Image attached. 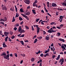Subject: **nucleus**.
<instances>
[{"mask_svg": "<svg viewBox=\"0 0 66 66\" xmlns=\"http://www.w3.org/2000/svg\"><path fill=\"white\" fill-rule=\"evenodd\" d=\"M1 56H4V58L7 59V60H9V54H8L6 55V53L5 52H4L0 55Z\"/></svg>", "mask_w": 66, "mask_h": 66, "instance_id": "1", "label": "nucleus"}, {"mask_svg": "<svg viewBox=\"0 0 66 66\" xmlns=\"http://www.w3.org/2000/svg\"><path fill=\"white\" fill-rule=\"evenodd\" d=\"M63 62H64V60L63 58H62V59H61L60 60V61L59 62V63L61 62V64H60V65H62V64H63Z\"/></svg>", "mask_w": 66, "mask_h": 66, "instance_id": "2", "label": "nucleus"}, {"mask_svg": "<svg viewBox=\"0 0 66 66\" xmlns=\"http://www.w3.org/2000/svg\"><path fill=\"white\" fill-rule=\"evenodd\" d=\"M2 10H7V8L5 6H4V7L3 6H4V5H2Z\"/></svg>", "mask_w": 66, "mask_h": 66, "instance_id": "3", "label": "nucleus"}, {"mask_svg": "<svg viewBox=\"0 0 66 66\" xmlns=\"http://www.w3.org/2000/svg\"><path fill=\"white\" fill-rule=\"evenodd\" d=\"M24 2L27 4H29L30 3V1L29 0H25L24 1Z\"/></svg>", "mask_w": 66, "mask_h": 66, "instance_id": "4", "label": "nucleus"}, {"mask_svg": "<svg viewBox=\"0 0 66 66\" xmlns=\"http://www.w3.org/2000/svg\"><path fill=\"white\" fill-rule=\"evenodd\" d=\"M21 15L23 17H24L26 18L28 20H29V18L27 16L25 15V14H21Z\"/></svg>", "mask_w": 66, "mask_h": 66, "instance_id": "5", "label": "nucleus"}, {"mask_svg": "<svg viewBox=\"0 0 66 66\" xmlns=\"http://www.w3.org/2000/svg\"><path fill=\"white\" fill-rule=\"evenodd\" d=\"M56 31L53 30H51L50 29L47 30V32L49 33H52V32H55Z\"/></svg>", "mask_w": 66, "mask_h": 66, "instance_id": "6", "label": "nucleus"}, {"mask_svg": "<svg viewBox=\"0 0 66 66\" xmlns=\"http://www.w3.org/2000/svg\"><path fill=\"white\" fill-rule=\"evenodd\" d=\"M52 6L53 7H56V6H57V5L55 3H52Z\"/></svg>", "mask_w": 66, "mask_h": 66, "instance_id": "7", "label": "nucleus"}, {"mask_svg": "<svg viewBox=\"0 0 66 66\" xmlns=\"http://www.w3.org/2000/svg\"><path fill=\"white\" fill-rule=\"evenodd\" d=\"M61 48L62 49H62V51H64V50H66V49L65 48V47L63 45H62L61 46Z\"/></svg>", "mask_w": 66, "mask_h": 66, "instance_id": "8", "label": "nucleus"}, {"mask_svg": "<svg viewBox=\"0 0 66 66\" xmlns=\"http://www.w3.org/2000/svg\"><path fill=\"white\" fill-rule=\"evenodd\" d=\"M40 28L39 27H38V28H37V34H38V33H39L40 31Z\"/></svg>", "mask_w": 66, "mask_h": 66, "instance_id": "9", "label": "nucleus"}, {"mask_svg": "<svg viewBox=\"0 0 66 66\" xmlns=\"http://www.w3.org/2000/svg\"><path fill=\"white\" fill-rule=\"evenodd\" d=\"M3 47L4 48L7 47V45H6L5 43V42H4L3 43Z\"/></svg>", "mask_w": 66, "mask_h": 66, "instance_id": "10", "label": "nucleus"}, {"mask_svg": "<svg viewBox=\"0 0 66 66\" xmlns=\"http://www.w3.org/2000/svg\"><path fill=\"white\" fill-rule=\"evenodd\" d=\"M10 33H9V32H4V35H5V36H8V35H7L9 34H10Z\"/></svg>", "mask_w": 66, "mask_h": 66, "instance_id": "11", "label": "nucleus"}, {"mask_svg": "<svg viewBox=\"0 0 66 66\" xmlns=\"http://www.w3.org/2000/svg\"><path fill=\"white\" fill-rule=\"evenodd\" d=\"M59 40H60V41H62L63 42H65L64 40V39H62V38H60L59 39Z\"/></svg>", "mask_w": 66, "mask_h": 66, "instance_id": "12", "label": "nucleus"}, {"mask_svg": "<svg viewBox=\"0 0 66 66\" xmlns=\"http://www.w3.org/2000/svg\"><path fill=\"white\" fill-rule=\"evenodd\" d=\"M22 32H23V33H24L25 32V31L24 30L21 29V30L20 33V34H22L23 33Z\"/></svg>", "mask_w": 66, "mask_h": 66, "instance_id": "13", "label": "nucleus"}, {"mask_svg": "<svg viewBox=\"0 0 66 66\" xmlns=\"http://www.w3.org/2000/svg\"><path fill=\"white\" fill-rule=\"evenodd\" d=\"M40 59V58L39 59H40V60L37 62V63H42V60L41 59Z\"/></svg>", "mask_w": 66, "mask_h": 66, "instance_id": "14", "label": "nucleus"}, {"mask_svg": "<svg viewBox=\"0 0 66 66\" xmlns=\"http://www.w3.org/2000/svg\"><path fill=\"white\" fill-rule=\"evenodd\" d=\"M35 58L34 57H32L31 59L30 60L31 61L33 62L34 61Z\"/></svg>", "mask_w": 66, "mask_h": 66, "instance_id": "15", "label": "nucleus"}, {"mask_svg": "<svg viewBox=\"0 0 66 66\" xmlns=\"http://www.w3.org/2000/svg\"><path fill=\"white\" fill-rule=\"evenodd\" d=\"M4 22L6 21H7V18L5 17L4 18Z\"/></svg>", "mask_w": 66, "mask_h": 66, "instance_id": "16", "label": "nucleus"}, {"mask_svg": "<svg viewBox=\"0 0 66 66\" xmlns=\"http://www.w3.org/2000/svg\"><path fill=\"white\" fill-rule=\"evenodd\" d=\"M9 38V37L7 36V37H6L5 39V42H7L8 38Z\"/></svg>", "mask_w": 66, "mask_h": 66, "instance_id": "17", "label": "nucleus"}, {"mask_svg": "<svg viewBox=\"0 0 66 66\" xmlns=\"http://www.w3.org/2000/svg\"><path fill=\"white\" fill-rule=\"evenodd\" d=\"M66 2V3H62V5L63 6H66V2Z\"/></svg>", "mask_w": 66, "mask_h": 66, "instance_id": "18", "label": "nucleus"}, {"mask_svg": "<svg viewBox=\"0 0 66 66\" xmlns=\"http://www.w3.org/2000/svg\"><path fill=\"white\" fill-rule=\"evenodd\" d=\"M30 12H28L26 14V15H30Z\"/></svg>", "mask_w": 66, "mask_h": 66, "instance_id": "19", "label": "nucleus"}, {"mask_svg": "<svg viewBox=\"0 0 66 66\" xmlns=\"http://www.w3.org/2000/svg\"><path fill=\"white\" fill-rule=\"evenodd\" d=\"M47 6L48 7H49V5H50V3L49 2H47Z\"/></svg>", "mask_w": 66, "mask_h": 66, "instance_id": "20", "label": "nucleus"}, {"mask_svg": "<svg viewBox=\"0 0 66 66\" xmlns=\"http://www.w3.org/2000/svg\"><path fill=\"white\" fill-rule=\"evenodd\" d=\"M40 53V50H39V51L37 52H35V53L37 55H38L39 53Z\"/></svg>", "mask_w": 66, "mask_h": 66, "instance_id": "21", "label": "nucleus"}, {"mask_svg": "<svg viewBox=\"0 0 66 66\" xmlns=\"http://www.w3.org/2000/svg\"><path fill=\"white\" fill-rule=\"evenodd\" d=\"M15 18L14 16H13L12 20V22H14L15 21Z\"/></svg>", "mask_w": 66, "mask_h": 66, "instance_id": "22", "label": "nucleus"}, {"mask_svg": "<svg viewBox=\"0 0 66 66\" xmlns=\"http://www.w3.org/2000/svg\"><path fill=\"white\" fill-rule=\"evenodd\" d=\"M32 12L33 13H34L35 14H36V12H35V10H32Z\"/></svg>", "mask_w": 66, "mask_h": 66, "instance_id": "23", "label": "nucleus"}, {"mask_svg": "<svg viewBox=\"0 0 66 66\" xmlns=\"http://www.w3.org/2000/svg\"><path fill=\"white\" fill-rule=\"evenodd\" d=\"M19 20L20 21L23 20V18H21V17H19Z\"/></svg>", "mask_w": 66, "mask_h": 66, "instance_id": "24", "label": "nucleus"}, {"mask_svg": "<svg viewBox=\"0 0 66 66\" xmlns=\"http://www.w3.org/2000/svg\"><path fill=\"white\" fill-rule=\"evenodd\" d=\"M37 40H38V39H35V40H34V43H36L37 42Z\"/></svg>", "mask_w": 66, "mask_h": 66, "instance_id": "25", "label": "nucleus"}, {"mask_svg": "<svg viewBox=\"0 0 66 66\" xmlns=\"http://www.w3.org/2000/svg\"><path fill=\"white\" fill-rule=\"evenodd\" d=\"M24 36H25L24 34H23L22 35H21V36L19 37H20V38H21V37H24Z\"/></svg>", "mask_w": 66, "mask_h": 66, "instance_id": "26", "label": "nucleus"}, {"mask_svg": "<svg viewBox=\"0 0 66 66\" xmlns=\"http://www.w3.org/2000/svg\"><path fill=\"white\" fill-rule=\"evenodd\" d=\"M49 38H50L49 37H48L46 36V39L47 40H49Z\"/></svg>", "mask_w": 66, "mask_h": 66, "instance_id": "27", "label": "nucleus"}, {"mask_svg": "<svg viewBox=\"0 0 66 66\" xmlns=\"http://www.w3.org/2000/svg\"><path fill=\"white\" fill-rule=\"evenodd\" d=\"M20 11L21 12H24L23 9H22V8H21L20 9Z\"/></svg>", "mask_w": 66, "mask_h": 66, "instance_id": "28", "label": "nucleus"}, {"mask_svg": "<svg viewBox=\"0 0 66 66\" xmlns=\"http://www.w3.org/2000/svg\"><path fill=\"white\" fill-rule=\"evenodd\" d=\"M57 36H60L61 35L60 33L59 32H57Z\"/></svg>", "mask_w": 66, "mask_h": 66, "instance_id": "29", "label": "nucleus"}, {"mask_svg": "<svg viewBox=\"0 0 66 66\" xmlns=\"http://www.w3.org/2000/svg\"><path fill=\"white\" fill-rule=\"evenodd\" d=\"M44 54L42 53L40 54V56L41 57H44Z\"/></svg>", "mask_w": 66, "mask_h": 66, "instance_id": "30", "label": "nucleus"}, {"mask_svg": "<svg viewBox=\"0 0 66 66\" xmlns=\"http://www.w3.org/2000/svg\"><path fill=\"white\" fill-rule=\"evenodd\" d=\"M10 10L11 11H13L14 12L15 11L14 9H13L12 8H11L10 9Z\"/></svg>", "mask_w": 66, "mask_h": 66, "instance_id": "31", "label": "nucleus"}, {"mask_svg": "<svg viewBox=\"0 0 66 66\" xmlns=\"http://www.w3.org/2000/svg\"><path fill=\"white\" fill-rule=\"evenodd\" d=\"M20 43H21V44L22 45H23L24 44V43H23V41H20Z\"/></svg>", "mask_w": 66, "mask_h": 66, "instance_id": "32", "label": "nucleus"}, {"mask_svg": "<svg viewBox=\"0 0 66 66\" xmlns=\"http://www.w3.org/2000/svg\"><path fill=\"white\" fill-rule=\"evenodd\" d=\"M59 18L61 19H63V16H59Z\"/></svg>", "mask_w": 66, "mask_h": 66, "instance_id": "33", "label": "nucleus"}, {"mask_svg": "<svg viewBox=\"0 0 66 66\" xmlns=\"http://www.w3.org/2000/svg\"><path fill=\"white\" fill-rule=\"evenodd\" d=\"M25 27L26 28V29L27 30H28L29 29V28L27 26H25Z\"/></svg>", "mask_w": 66, "mask_h": 66, "instance_id": "34", "label": "nucleus"}, {"mask_svg": "<svg viewBox=\"0 0 66 66\" xmlns=\"http://www.w3.org/2000/svg\"><path fill=\"white\" fill-rule=\"evenodd\" d=\"M36 5H37V4H36L35 3H33V6H36Z\"/></svg>", "mask_w": 66, "mask_h": 66, "instance_id": "35", "label": "nucleus"}, {"mask_svg": "<svg viewBox=\"0 0 66 66\" xmlns=\"http://www.w3.org/2000/svg\"><path fill=\"white\" fill-rule=\"evenodd\" d=\"M0 35H3V34L2 33V31H0Z\"/></svg>", "mask_w": 66, "mask_h": 66, "instance_id": "36", "label": "nucleus"}, {"mask_svg": "<svg viewBox=\"0 0 66 66\" xmlns=\"http://www.w3.org/2000/svg\"><path fill=\"white\" fill-rule=\"evenodd\" d=\"M31 29H32V31H34V29L33 26H31Z\"/></svg>", "mask_w": 66, "mask_h": 66, "instance_id": "37", "label": "nucleus"}, {"mask_svg": "<svg viewBox=\"0 0 66 66\" xmlns=\"http://www.w3.org/2000/svg\"><path fill=\"white\" fill-rule=\"evenodd\" d=\"M15 26H16V27H19V24H18L16 23V24L15 25Z\"/></svg>", "mask_w": 66, "mask_h": 66, "instance_id": "38", "label": "nucleus"}, {"mask_svg": "<svg viewBox=\"0 0 66 66\" xmlns=\"http://www.w3.org/2000/svg\"><path fill=\"white\" fill-rule=\"evenodd\" d=\"M56 56L55 55H53L52 56V57L53 59H54L55 57Z\"/></svg>", "mask_w": 66, "mask_h": 66, "instance_id": "39", "label": "nucleus"}, {"mask_svg": "<svg viewBox=\"0 0 66 66\" xmlns=\"http://www.w3.org/2000/svg\"><path fill=\"white\" fill-rule=\"evenodd\" d=\"M37 38H38V39H42V36H40L39 37H37Z\"/></svg>", "mask_w": 66, "mask_h": 66, "instance_id": "40", "label": "nucleus"}, {"mask_svg": "<svg viewBox=\"0 0 66 66\" xmlns=\"http://www.w3.org/2000/svg\"><path fill=\"white\" fill-rule=\"evenodd\" d=\"M59 27L61 28L63 27V24H61L59 26Z\"/></svg>", "mask_w": 66, "mask_h": 66, "instance_id": "41", "label": "nucleus"}, {"mask_svg": "<svg viewBox=\"0 0 66 66\" xmlns=\"http://www.w3.org/2000/svg\"><path fill=\"white\" fill-rule=\"evenodd\" d=\"M19 14H18L16 13V15L15 16V17H18L19 16Z\"/></svg>", "mask_w": 66, "mask_h": 66, "instance_id": "42", "label": "nucleus"}, {"mask_svg": "<svg viewBox=\"0 0 66 66\" xmlns=\"http://www.w3.org/2000/svg\"><path fill=\"white\" fill-rule=\"evenodd\" d=\"M0 23L2 24H3V25H5L4 22H0Z\"/></svg>", "mask_w": 66, "mask_h": 66, "instance_id": "43", "label": "nucleus"}, {"mask_svg": "<svg viewBox=\"0 0 66 66\" xmlns=\"http://www.w3.org/2000/svg\"><path fill=\"white\" fill-rule=\"evenodd\" d=\"M38 2V1H37V0H35L34 3L36 4Z\"/></svg>", "mask_w": 66, "mask_h": 66, "instance_id": "44", "label": "nucleus"}, {"mask_svg": "<svg viewBox=\"0 0 66 66\" xmlns=\"http://www.w3.org/2000/svg\"><path fill=\"white\" fill-rule=\"evenodd\" d=\"M39 20V19H38V18L36 20V21L37 22H38Z\"/></svg>", "mask_w": 66, "mask_h": 66, "instance_id": "45", "label": "nucleus"}, {"mask_svg": "<svg viewBox=\"0 0 66 66\" xmlns=\"http://www.w3.org/2000/svg\"><path fill=\"white\" fill-rule=\"evenodd\" d=\"M53 28V30H54V29H56V28L55 27V26H53L52 27Z\"/></svg>", "mask_w": 66, "mask_h": 66, "instance_id": "46", "label": "nucleus"}, {"mask_svg": "<svg viewBox=\"0 0 66 66\" xmlns=\"http://www.w3.org/2000/svg\"><path fill=\"white\" fill-rule=\"evenodd\" d=\"M14 54L15 56H16V57H18L17 54L16 53H15Z\"/></svg>", "mask_w": 66, "mask_h": 66, "instance_id": "47", "label": "nucleus"}, {"mask_svg": "<svg viewBox=\"0 0 66 66\" xmlns=\"http://www.w3.org/2000/svg\"><path fill=\"white\" fill-rule=\"evenodd\" d=\"M46 54V56H49V53H47Z\"/></svg>", "mask_w": 66, "mask_h": 66, "instance_id": "48", "label": "nucleus"}, {"mask_svg": "<svg viewBox=\"0 0 66 66\" xmlns=\"http://www.w3.org/2000/svg\"><path fill=\"white\" fill-rule=\"evenodd\" d=\"M23 60H21V61H20V64H22V63H23Z\"/></svg>", "mask_w": 66, "mask_h": 66, "instance_id": "49", "label": "nucleus"}, {"mask_svg": "<svg viewBox=\"0 0 66 66\" xmlns=\"http://www.w3.org/2000/svg\"><path fill=\"white\" fill-rule=\"evenodd\" d=\"M14 37H15V36H12L11 38L12 39H14Z\"/></svg>", "mask_w": 66, "mask_h": 66, "instance_id": "50", "label": "nucleus"}, {"mask_svg": "<svg viewBox=\"0 0 66 66\" xmlns=\"http://www.w3.org/2000/svg\"><path fill=\"white\" fill-rule=\"evenodd\" d=\"M22 29H19V30H18V31L19 32H20L21 31V30Z\"/></svg>", "mask_w": 66, "mask_h": 66, "instance_id": "51", "label": "nucleus"}, {"mask_svg": "<svg viewBox=\"0 0 66 66\" xmlns=\"http://www.w3.org/2000/svg\"><path fill=\"white\" fill-rule=\"evenodd\" d=\"M43 34L44 35L45 34H46V32H45V31H43Z\"/></svg>", "mask_w": 66, "mask_h": 66, "instance_id": "52", "label": "nucleus"}, {"mask_svg": "<svg viewBox=\"0 0 66 66\" xmlns=\"http://www.w3.org/2000/svg\"><path fill=\"white\" fill-rule=\"evenodd\" d=\"M8 39H9V41H10V42H11L12 41V40L11 39H10V38H8Z\"/></svg>", "mask_w": 66, "mask_h": 66, "instance_id": "53", "label": "nucleus"}, {"mask_svg": "<svg viewBox=\"0 0 66 66\" xmlns=\"http://www.w3.org/2000/svg\"><path fill=\"white\" fill-rule=\"evenodd\" d=\"M17 28L16 27H15L14 28V29L15 30V31H16L17 29Z\"/></svg>", "mask_w": 66, "mask_h": 66, "instance_id": "54", "label": "nucleus"}, {"mask_svg": "<svg viewBox=\"0 0 66 66\" xmlns=\"http://www.w3.org/2000/svg\"><path fill=\"white\" fill-rule=\"evenodd\" d=\"M54 22H52L50 23V24L51 25H53L54 24Z\"/></svg>", "mask_w": 66, "mask_h": 66, "instance_id": "55", "label": "nucleus"}, {"mask_svg": "<svg viewBox=\"0 0 66 66\" xmlns=\"http://www.w3.org/2000/svg\"><path fill=\"white\" fill-rule=\"evenodd\" d=\"M0 21H3L4 22V19H0Z\"/></svg>", "mask_w": 66, "mask_h": 66, "instance_id": "56", "label": "nucleus"}, {"mask_svg": "<svg viewBox=\"0 0 66 66\" xmlns=\"http://www.w3.org/2000/svg\"><path fill=\"white\" fill-rule=\"evenodd\" d=\"M57 28L59 29H61V28L60 27H59L58 26V27H57Z\"/></svg>", "mask_w": 66, "mask_h": 66, "instance_id": "57", "label": "nucleus"}, {"mask_svg": "<svg viewBox=\"0 0 66 66\" xmlns=\"http://www.w3.org/2000/svg\"><path fill=\"white\" fill-rule=\"evenodd\" d=\"M48 52V51L46 50L45 52V54L46 53Z\"/></svg>", "mask_w": 66, "mask_h": 66, "instance_id": "58", "label": "nucleus"}, {"mask_svg": "<svg viewBox=\"0 0 66 66\" xmlns=\"http://www.w3.org/2000/svg\"><path fill=\"white\" fill-rule=\"evenodd\" d=\"M46 28L47 29H50V27L49 26H47Z\"/></svg>", "mask_w": 66, "mask_h": 66, "instance_id": "59", "label": "nucleus"}, {"mask_svg": "<svg viewBox=\"0 0 66 66\" xmlns=\"http://www.w3.org/2000/svg\"><path fill=\"white\" fill-rule=\"evenodd\" d=\"M56 15H59V13H59V12H56Z\"/></svg>", "mask_w": 66, "mask_h": 66, "instance_id": "60", "label": "nucleus"}, {"mask_svg": "<svg viewBox=\"0 0 66 66\" xmlns=\"http://www.w3.org/2000/svg\"><path fill=\"white\" fill-rule=\"evenodd\" d=\"M13 34V32L12 31H10V34H11V35H12V34Z\"/></svg>", "mask_w": 66, "mask_h": 66, "instance_id": "61", "label": "nucleus"}, {"mask_svg": "<svg viewBox=\"0 0 66 66\" xmlns=\"http://www.w3.org/2000/svg\"><path fill=\"white\" fill-rule=\"evenodd\" d=\"M10 56H11V57L13 56L12 54H10Z\"/></svg>", "mask_w": 66, "mask_h": 66, "instance_id": "62", "label": "nucleus"}, {"mask_svg": "<svg viewBox=\"0 0 66 66\" xmlns=\"http://www.w3.org/2000/svg\"><path fill=\"white\" fill-rule=\"evenodd\" d=\"M60 54H64L62 52H61V53H60Z\"/></svg>", "mask_w": 66, "mask_h": 66, "instance_id": "63", "label": "nucleus"}, {"mask_svg": "<svg viewBox=\"0 0 66 66\" xmlns=\"http://www.w3.org/2000/svg\"><path fill=\"white\" fill-rule=\"evenodd\" d=\"M24 42H28L29 41L28 40H25Z\"/></svg>", "mask_w": 66, "mask_h": 66, "instance_id": "64", "label": "nucleus"}]
</instances>
